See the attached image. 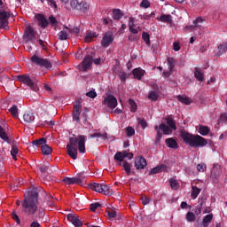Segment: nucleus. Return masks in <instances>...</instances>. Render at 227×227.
Wrapping results in <instances>:
<instances>
[{"label": "nucleus", "instance_id": "obj_53", "mask_svg": "<svg viewBox=\"0 0 227 227\" xmlns=\"http://www.w3.org/2000/svg\"><path fill=\"white\" fill-rule=\"evenodd\" d=\"M100 207H102V204H100L98 202H95V203L90 204V210L91 212H96L97 208H100Z\"/></svg>", "mask_w": 227, "mask_h": 227}, {"label": "nucleus", "instance_id": "obj_36", "mask_svg": "<svg viewBox=\"0 0 227 227\" xmlns=\"http://www.w3.org/2000/svg\"><path fill=\"white\" fill-rule=\"evenodd\" d=\"M41 152L43 155H51V153H52V147L47 145H42Z\"/></svg>", "mask_w": 227, "mask_h": 227}, {"label": "nucleus", "instance_id": "obj_13", "mask_svg": "<svg viewBox=\"0 0 227 227\" xmlns=\"http://www.w3.org/2000/svg\"><path fill=\"white\" fill-rule=\"evenodd\" d=\"M148 166V163L146 162V159H145L142 156H137L135 158V168L136 169L141 170L145 169Z\"/></svg>", "mask_w": 227, "mask_h": 227}, {"label": "nucleus", "instance_id": "obj_33", "mask_svg": "<svg viewBox=\"0 0 227 227\" xmlns=\"http://www.w3.org/2000/svg\"><path fill=\"white\" fill-rule=\"evenodd\" d=\"M121 17H123V12H121L120 9H114L113 19H114V20H120Z\"/></svg>", "mask_w": 227, "mask_h": 227}, {"label": "nucleus", "instance_id": "obj_26", "mask_svg": "<svg viewBox=\"0 0 227 227\" xmlns=\"http://www.w3.org/2000/svg\"><path fill=\"white\" fill-rule=\"evenodd\" d=\"M160 130L163 131V134L165 136H169V134H171L173 132V129H171L170 128H168V125H166L165 123H161L159 126Z\"/></svg>", "mask_w": 227, "mask_h": 227}, {"label": "nucleus", "instance_id": "obj_49", "mask_svg": "<svg viewBox=\"0 0 227 227\" xmlns=\"http://www.w3.org/2000/svg\"><path fill=\"white\" fill-rule=\"evenodd\" d=\"M59 36V40H67L68 39V34L67 33V31L62 30L58 34Z\"/></svg>", "mask_w": 227, "mask_h": 227}, {"label": "nucleus", "instance_id": "obj_1", "mask_svg": "<svg viewBox=\"0 0 227 227\" xmlns=\"http://www.w3.org/2000/svg\"><path fill=\"white\" fill-rule=\"evenodd\" d=\"M67 155L74 160L77 159L79 150L80 153H86V136L80 135L69 138V143L67 145Z\"/></svg>", "mask_w": 227, "mask_h": 227}, {"label": "nucleus", "instance_id": "obj_24", "mask_svg": "<svg viewBox=\"0 0 227 227\" xmlns=\"http://www.w3.org/2000/svg\"><path fill=\"white\" fill-rule=\"evenodd\" d=\"M165 143L168 148H173L174 150H176L178 148V143L174 138H167L165 140Z\"/></svg>", "mask_w": 227, "mask_h": 227}, {"label": "nucleus", "instance_id": "obj_6", "mask_svg": "<svg viewBox=\"0 0 227 227\" xmlns=\"http://www.w3.org/2000/svg\"><path fill=\"white\" fill-rule=\"evenodd\" d=\"M18 81H20V82H23V84H26L27 86H29L30 90H32V91H39V88H38V84H36V82H35V81H33V79H31L30 75L27 74H22L18 76Z\"/></svg>", "mask_w": 227, "mask_h": 227}, {"label": "nucleus", "instance_id": "obj_29", "mask_svg": "<svg viewBox=\"0 0 227 227\" xmlns=\"http://www.w3.org/2000/svg\"><path fill=\"white\" fill-rule=\"evenodd\" d=\"M101 194H105V196H113V189H111V187L107 186L106 184H103Z\"/></svg>", "mask_w": 227, "mask_h": 227}, {"label": "nucleus", "instance_id": "obj_57", "mask_svg": "<svg viewBox=\"0 0 227 227\" xmlns=\"http://www.w3.org/2000/svg\"><path fill=\"white\" fill-rule=\"evenodd\" d=\"M197 169L200 173H204V171H207V165H205L204 163L198 164L197 165Z\"/></svg>", "mask_w": 227, "mask_h": 227}, {"label": "nucleus", "instance_id": "obj_58", "mask_svg": "<svg viewBox=\"0 0 227 227\" xmlns=\"http://www.w3.org/2000/svg\"><path fill=\"white\" fill-rule=\"evenodd\" d=\"M138 123L143 129H146V127H148V122H146V121L145 119H138Z\"/></svg>", "mask_w": 227, "mask_h": 227}, {"label": "nucleus", "instance_id": "obj_22", "mask_svg": "<svg viewBox=\"0 0 227 227\" xmlns=\"http://www.w3.org/2000/svg\"><path fill=\"white\" fill-rule=\"evenodd\" d=\"M156 19L160 22H168V24H171V22H173L171 14H162L160 17H157Z\"/></svg>", "mask_w": 227, "mask_h": 227}, {"label": "nucleus", "instance_id": "obj_47", "mask_svg": "<svg viewBox=\"0 0 227 227\" xmlns=\"http://www.w3.org/2000/svg\"><path fill=\"white\" fill-rule=\"evenodd\" d=\"M186 221H188V223H192L196 221V215H194V213L192 212H188L186 214Z\"/></svg>", "mask_w": 227, "mask_h": 227}, {"label": "nucleus", "instance_id": "obj_7", "mask_svg": "<svg viewBox=\"0 0 227 227\" xmlns=\"http://www.w3.org/2000/svg\"><path fill=\"white\" fill-rule=\"evenodd\" d=\"M23 40L25 43H29V42L35 43V42H36V31H35V28H33V27L28 26L25 28Z\"/></svg>", "mask_w": 227, "mask_h": 227}, {"label": "nucleus", "instance_id": "obj_27", "mask_svg": "<svg viewBox=\"0 0 227 227\" xmlns=\"http://www.w3.org/2000/svg\"><path fill=\"white\" fill-rule=\"evenodd\" d=\"M102 187L103 184L98 183H92L90 184V189L95 191L96 192H99L100 194H102Z\"/></svg>", "mask_w": 227, "mask_h": 227}, {"label": "nucleus", "instance_id": "obj_5", "mask_svg": "<svg viewBox=\"0 0 227 227\" xmlns=\"http://www.w3.org/2000/svg\"><path fill=\"white\" fill-rule=\"evenodd\" d=\"M70 6L73 10H77V12H82L86 13L90 12V3L85 0L79 2V0H71Z\"/></svg>", "mask_w": 227, "mask_h": 227}, {"label": "nucleus", "instance_id": "obj_23", "mask_svg": "<svg viewBox=\"0 0 227 227\" xmlns=\"http://www.w3.org/2000/svg\"><path fill=\"white\" fill-rule=\"evenodd\" d=\"M114 160H119V162H123L124 159H127V151L117 152L114 156Z\"/></svg>", "mask_w": 227, "mask_h": 227}, {"label": "nucleus", "instance_id": "obj_50", "mask_svg": "<svg viewBox=\"0 0 227 227\" xmlns=\"http://www.w3.org/2000/svg\"><path fill=\"white\" fill-rule=\"evenodd\" d=\"M126 134H127L128 137H132V136H134V134H136V129H134V128H132L130 126L127 127Z\"/></svg>", "mask_w": 227, "mask_h": 227}, {"label": "nucleus", "instance_id": "obj_9", "mask_svg": "<svg viewBox=\"0 0 227 227\" xmlns=\"http://www.w3.org/2000/svg\"><path fill=\"white\" fill-rule=\"evenodd\" d=\"M12 17V13L8 11H4L0 12V29H10V27L8 26V19Z\"/></svg>", "mask_w": 227, "mask_h": 227}, {"label": "nucleus", "instance_id": "obj_62", "mask_svg": "<svg viewBox=\"0 0 227 227\" xmlns=\"http://www.w3.org/2000/svg\"><path fill=\"white\" fill-rule=\"evenodd\" d=\"M49 20L51 26H56L58 24V20H56V17L54 16H50Z\"/></svg>", "mask_w": 227, "mask_h": 227}, {"label": "nucleus", "instance_id": "obj_31", "mask_svg": "<svg viewBox=\"0 0 227 227\" xmlns=\"http://www.w3.org/2000/svg\"><path fill=\"white\" fill-rule=\"evenodd\" d=\"M45 200L47 201L48 207H54L56 201H58V199L54 198L51 194L46 195Z\"/></svg>", "mask_w": 227, "mask_h": 227}, {"label": "nucleus", "instance_id": "obj_21", "mask_svg": "<svg viewBox=\"0 0 227 227\" xmlns=\"http://www.w3.org/2000/svg\"><path fill=\"white\" fill-rule=\"evenodd\" d=\"M217 52L216 56L221 57L223 54H226L227 52V43H222L220 45L217 47Z\"/></svg>", "mask_w": 227, "mask_h": 227}, {"label": "nucleus", "instance_id": "obj_40", "mask_svg": "<svg viewBox=\"0 0 227 227\" xmlns=\"http://www.w3.org/2000/svg\"><path fill=\"white\" fill-rule=\"evenodd\" d=\"M200 192H201V189L198 188V186H192V198L193 200L200 196Z\"/></svg>", "mask_w": 227, "mask_h": 227}, {"label": "nucleus", "instance_id": "obj_15", "mask_svg": "<svg viewBox=\"0 0 227 227\" xmlns=\"http://www.w3.org/2000/svg\"><path fill=\"white\" fill-rule=\"evenodd\" d=\"M81 104H76L74 106L73 110V121H76V123H79L81 121L80 116H81Z\"/></svg>", "mask_w": 227, "mask_h": 227}, {"label": "nucleus", "instance_id": "obj_60", "mask_svg": "<svg viewBox=\"0 0 227 227\" xmlns=\"http://www.w3.org/2000/svg\"><path fill=\"white\" fill-rule=\"evenodd\" d=\"M86 97H89V98H97V92L94 90H90L86 93Z\"/></svg>", "mask_w": 227, "mask_h": 227}, {"label": "nucleus", "instance_id": "obj_45", "mask_svg": "<svg viewBox=\"0 0 227 227\" xmlns=\"http://www.w3.org/2000/svg\"><path fill=\"white\" fill-rule=\"evenodd\" d=\"M122 168L124 171H126L128 176H130V171H131L130 163H129L128 161H123Z\"/></svg>", "mask_w": 227, "mask_h": 227}, {"label": "nucleus", "instance_id": "obj_10", "mask_svg": "<svg viewBox=\"0 0 227 227\" xmlns=\"http://www.w3.org/2000/svg\"><path fill=\"white\" fill-rule=\"evenodd\" d=\"M0 137L8 145H12V142L13 141V137L4 130V121L0 122Z\"/></svg>", "mask_w": 227, "mask_h": 227}, {"label": "nucleus", "instance_id": "obj_46", "mask_svg": "<svg viewBox=\"0 0 227 227\" xmlns=\"http://www.w3.org/2000/svg\"><path fill=\"white\" fill-rule=\"evenodd\" d=\"M149 100H153V102H157L159 100V94L155 91H151L148 95Z\"/></svg>", "mask_w": 227, "mask_h": 227}, {"label": "nucleus", "instance_id": "obj_16", "mask_svg": "<svg viewBox=\"0 0 227 227\" xmlns=\"http://www.w3.org/2000/svg\"><path fill=\"white\" fill-rule=\"evenodd\" d=\"M206 203H207V197L202 196L199 198V205L195 209L196 215H200V214H201V210H203V207H205Z\"/></svg>", "mask_w": 227, "mask_h": 227}, {"label": "nucleus", "instance_id": "obj_20", "mask_svg": "<svg viewBox=\"0 0 227 227\" xmlns=\"http://www.w3.org/2000/svg\"><path fill=\"white\" fill-rule=\"evenodd\" d=\"M166 169H168V167L165 164H161L152 168L149 175H157V173H162V171H166Z\"/></svg>", "mask_w": 227, "mask_h": 227}, {"label": "nucleus", "instance_id": "obj_59", "mask_svg": "<svg viewBox=\"0 0 227 227\" xmlns=\"http://www.w3.org/2000/svg\"><path fill=\"white\" fill-rule=\"evenodd\" d=\"M140 8H150V1L148 0H143L140 3Z\"/></svg>", "mask_w": 227, "mask_h": 227}, {"label": "nucleus", "instance_id": "obj_52", "mask_svg": "<svg viewBox=\"0 0 227 227\" xmlns=\"http://www.w3.org/2000/svg\"><path fill=\"white\" fill-rule=\"evenodd\" d=\"M142 38L144 42H145L146 45H150V34L146 32H143Z\"/></svg>", "mask_w": 227, "mask_h": 227}, {"label": "nucleus", "instance_id": "obj_48", "mask_svg": "<svg viewBox=\"0 0 227 227\" xmlns=\"http://www.w3.org/2000/svg\"><path fill=\"white\" fill-rule=\"evenodd\" d=\"M129 104L130 106L131 113H136V111H137V105L136 104V101H134V99H129Z\"/></svg>", "mask_w": 227, "mask_h": 227}, {"label": "nucleus", "instance_id": "obj_30", "mask_svg": "<svg viewBox=\"0 0 227 227\" xmlns=\"http://www.w3.org/2000/svg\"><path fill=\"white\" fill-rule=\"evenodd\" d=\"M45 143H47V139L42 137L37 140L32 141V146L38 148V146H43V145H45Z\"/></svg>", "mask_w": 227, "mask_h": 227}, {"label": "nucleus", "instance_id": "obj_61", "mask_svg": "<svg viewBox=\"0 0 227 227\" xmlns=\"http://www.w3.org/2000/svg\"><path fill=\"white\" fill-rule=\"evenodd\" d=\"M119 78L121 81V82H125V81H127V73L125 72L119 73Z\"/></svg>", "mask_w": 227, "mask_h": 227}, {"label": "nucleus", "instance_id": "obj_4", "mask_svg": "<svg viewBox=\"0 0 227 227\" xmlns=\"http://www.w3.org/2000/svg\"><path fill=\"white\" fill-rule=\"evenodd\" d=\"M101 65L102 64V59L99 57L98 59H94L93 52L90 54H88L84 57L83 60L82 61V68L81 70L82 72H88L91 68V66L93 65Z\"/></svg>", "mask_w": 227, "mask_h": 227}, {"label": "nucleus", "instance_id": "obj_63", "mask_svg": "<svg viewBox=\"0 0 227 227\" xmlns=\"http://www.w3.org/2000/svg\"><path fill=\"white\" fill-rule=\"evenodd\" d=\"M142 205H148L150 203V199L146 196L141 198Z\"/></svg>", "mask_w": 227, "mask_h": 227}, {"label": "nucleus", "instance_id": "obj_51", "mask_svg": "<svg viewBox=\"0 0 227 227\" xmlns=\"http://www.w3.org/2000/svg\"><path fill=\"white\" fill-rule=\"evenodd\" d=\"M91 138L102 137L103 139H107V133H93L90 135Z\"/></svg>", "mask_w": 227, "mask_h": 227}, {"label": "nucleus", "instance_id": "obj_44", "mask_svg": "<svg viewBox=\"0 0 227 227\" xmlns=\"http://www.w3.org/2000/svg\"><path fill=\"white\" fill-rule=\"evenodd\" d=\"M9 111L12 114L13 118H17L19 116V107L17 105L12 106Z\"/></svg>", "mask_w": 227, "mask_h": 227}, {"label": "nucleus", "instance_id": "obj_37", "mask_svg": "<svg viewBox=\"0 0 227 227\" xmlns=\"http://www.w3.org/2000/svg\"><path fill=\"white\" fill-rule=\"evenodd\" d=\"M199 132L201 136H208L210 128H208V126L200 125L199 128Z\"/></svg>", "mask_w": 227, "mask_h": 227}, {"label": "nucleus", "instance_id": "obj_3", "mask_svg": "<svg viewBox=\"0 0 227 227\" xmlns=\"http://www.w3.org/2000/svg\"><path fill=\"white\" fill-rule=\"evenodd\" d=\"M180 137L183 141L192 146V148H201L203 146H207V141L205 137L200 135H192L185 130L180 131Z\"/></svg>", "mask_w": 227, "mask_h": 227}, {"label": "nucleus", "instance_id": "obj_39", "mask_svg": "<svg viewBox=\"0 0 227 227\" xmlns=\"http://www.w3.org/2000/svg\"><path fill=\"white\" fill-rule=\"evenodd\" d=\"M167 63H168L169 72H173V68H175V66L176 65V61H175V59L171 57L168 58Z\"/></svg>", "mask_w": 227, "mask_h": 227}, {"label": "nucleus", "instance_id": "obj_12", "mask_svg": "<svg viewBox=\"0 0 227 227\" xmlns=\"http://www.w3.org/2000/svg\"><path fill=\"white\" fill-rule=\"evenodd\" d=\"M113 42H114V35H113V32L109 31L104 35L101 45L102 47L106 48L109 47L110 43H113Z\"/></svg>", "mask_w": 227, "mask_h": 227}, {"label": "nucleus", "instance_id": "obj_14", "mask_svg": "<svg viewBox=\"0 0 227 227\" xmlns=\"http://www.w3.org/2000/svg\"><path fill=\"white\" fill-rule=\"evenodd\" d=\"M67 219L69 223H72L74 227H82V222H81L77 215L70 213L67 215Z\"/></svg>", "mask_w": 227, "mask_h": 227}, {"label": "nucleus", "instance_id": "obj_17", "mask_svg": "<svg viewBox=\"0 0 227 227\" xmlns=\"http://www.w3.org/2000/svg\"><path fill=\"white\" fill-rule=\"evenodd\" d=\"M38 25L40 27H43V29H45L47 26H49V20H47V18L43 14H37L36 16Z\"/></svg>", "mask_w": 227, "mask_h": 227}, {"label": "nucleus", "instance_id": "obj_34", "mask_svg": "<svg viewBox=\"0 0 227 227\" xmlns=\"http://www.w3.org/2000/svg\"><path fill=\"white\" fill-rule=\"evenodd\" d=\"M98 36V34H96V32H87L86 36H85V42L87 43H90V42H91V40H93V38H97Z\"/></svg>", "mask_w": 227, "mask_h": 227}, {"label": "nucleus", "instance_id": "obj_11", "mask_svg": "<svg viewBox=\"0 0 227 227\" xmlns=\"http://www.w3.org/2000/svg\"><path fill=\"white\" fill-rule=\"evenodd\" d=\"M104 106H107L109 109H115L116 106H118V99L113 95H108L103 100Z\"/></svg>", "mask_w": 227, "mask_h": 227}, {"label": "nucleus", "instance_id": "obj_28", "mask_svg": "<svg viewBox=\"0 0 227 227\" xmlns=\"http://www.w3.org/2000/svg\"><path fill=\"white\" fill-rule=\"evenodd\" d=\"M177 100L182 104H184L185 106H191V104H192V99H191L188 97H184L181 95L177 96Z\"/></svg>", "mask_w": 227, "mask_h": 227}, {"label": "nucleus", "instance_id": "obj_56", "mask_svg": "<svg viewBox=\"0 0 227 227\" xmlns=\"http://www.w3.org/2000/svg\"><path fill=\"white\" fill-rule=\"evenodd\" d=\"M154 130L157 132L156 141H160L162 138V132H160L159 126H155Z\"/></svg>", "mask_w": 227, "mask_h": 227}, {"label": "nucleus", "instance_id": "obj_25", "mask_svg": "<svg viewBox=\"0 0 227 227\" xmlns=\"http://www.w3.org/2000/svg\"><path fill=\"white\" fill-rule=\"evenodd\" d=\"M194 77L197 79V81H200V82H203L205 81V74L200 70V68L196 67L194 71Z\"/></svg>", "mask_w": 227, "mask_h": 227}, {"label": "nucleus", "instance_id": "obj_41", "mask_svg": "<svg viewBox=\"0 0 227 227\" xmlns=\"http://www.w3.org/2000/svg\"><path fill=\"white\" fill-rule=\"evenodd\" d=\"M11 155L13 160H17V155H19V147H17V145H12Z\"/></svg>", "mask_w": 227, "mask_h": 227}, {"label": "nucleus", "instance_id": "obj_8", "mask_svg": "<svg viewBox=\"0 0 227 227\" xmlns=\"http://www.w3.org/2000/svg\"><path fill=\"white\" fill-rule=\"evenodd\" d=\"M32 63H35V65H37L38 67H42L43 68H47L48 70L52 68V64L49 59H43L38 57V55H33L30 59Z\"/></svg>", "mask_w": 227, "mask_h": 227}, {"label": "nucleus", "instance_id": "obj_43", "mask_svg": "<svg viewBox=\"0 0 227 227\" xmlns=\"http://www.w3.org/2000/svg\"><path fill=\"white\" fill-rule=\"evenodd\" d=\"M169 184H170V187H171V189H173V191H176L180 187L178 181H176V179H173V178L169 179Z\"/></svg>", "mask_w": 227, "mask_h": 227}, {"label": "nucleus", "instance_id": "obj_2", "mask_svg": "<svg viewBox=\"0 0 227 227\" xmlns=\"http://www.w3.org/2000/svg\"><path fill=\"white\" fill-rule=\"evenodd\" d=\"M21 207L27 215H35L38 210V189L34 188L25 195Z\"/></svg>", "mask_w": 227, "mask_h": 227}, {"label": "nucleus", "instance_id": "obj_35", "mask_svg": "<svg viewBox=\"0 0 227 227\" xmlns=\"http://www.w3.org/2000/svg\"><path fill=\"white\" fill-rule=\"evenodd\" d=\"M212 219H214L213 214H209V215H207L206 216H204V218L202 220L203 226L208 227V223L212 222Z\"/></svg>", "mask_w": 227, "mask_h": 227}, {"label": "nucleus", "instance_id": "obj_54", "mask_svg": "<svg viewBox=\"0 0 227 227\" xmlns=\"http://www.w3.org/2000/svg\"><path fill=\"white\" fill-rule=\"evenodd\" d=\"M203 22H205V19L202 17H198L195 20H193L195 27H200V24H203Z\"/></svg>", "mask_w": 227, "mask_h": 227}, {"label": "nucleus", "instance_id": "obj_55", "mask_svg": "<svg viewBox=\"0 0 227 227\" xmlns=\"http://www.w3.org/2000/svg\"><path fill=\"white\" fill-rule=\"evenodd\" d=\"M50 164L47 162V163H44L43 165H42L39 169L41 171V173H47V171H49V168H50Z\"/></svg>", "mask_w": 227, "mask_h": 227}, {"label": "nucleus", "instance_id": "obj_38", "mask_svg": "<svg viewBox=\"0 0 227 227\" xmlns=\"http://www.w3.org/2000/svg\"><path fill=\"white\" fill-rule=\"evenodd\" d=\"M23 120L26 123H33L35 121V115L33 114H24Z\"/></svg>", "mask_w": 227, "mask_h": 227}, {"label": "nucleus", "instance_id": "obj_64", "mask_svg": "<svg viewBox=\"0 0 227 227\" xmlns=\"http://www.w3.org/2000/svg\"><path fill=\"white\" fill-rule=\"evenodd\" d=\"M220 121H223V123H227V113L221 114Z\"/></svg>", "mask_w": 227, "mask_h": 227}, {"label": "nucleus", "instance_id": "obj_32", "mask_svg": "<svg viewBox=\"0 0 227 227\" xmlns=\"http://www.w3.org/2000/svg\"><path fill=\"white\" fill-rule=\"evenodd\" d=\"M167 121V127L170 128L173 130H176V123L175 122V120L171 117H167L166 118Z\"/></svg>", "mask_w": 227, "mask_h": 227}, {"label": "nucleus", "instance_id": "obj_42", "mask_svg": "<svg viewBox=\"0 0 227 227\" xmlns=\"http://www.w3.org/2000/svg\"><path fill=\"white\" fill-rule=\"evenodd\" d=\"M106 214L109 219L116 218L117 213L114 207L109 208L106 210Z\"/></svg>", "mask_w": 227, "mask_h": 227}, {"label": "nucleus", "instance_id": "obj_19", "mask_svg": "<svg viewBox=\"0 0 227 227\" xmlns=\"http://www.w3.org/2000/svg\"><path fill=\"white\" fill-rule=\"evenodd\" d=\"M132 74L134 75V79H137V81H141V79H143V76L145 74V71L141 69V67H138V68L133 69Z\"/></svg>", "mask_w": 227, "mask_h": 227}, {"label": "nucleus", "instance_id": "obj_18", "mask_svg": "<svg viewBox=\"0 0 227 227\" xmlns=\"http://www.w3.org/2000/svg\"><path fill=\"white\" fill-rule=\"evenodd\" d=\"M63 183L67 185H74L75 184H82L81 177H64Z\"/></svg>", "mask_w": 227, "mask_h": 227}]
</instances>
